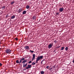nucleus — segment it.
<instances>
[{
    "label": "nucleus",
    "instance_id": "31",
    "mask_svg": "<svg viewBox=\"0 0 74 74\" xmlns=\"http://www.w3.org/2000/svg\"><path fill=\"white\" fill-rule=\"evenodd\" d=\"M26 66H27L26 65H23V67H26Z\"/></svg>",
    "mask_w": 74,
    "mask_h": 74
},
{
    "label": "nucleus",
    "instance_id": "9",
    "mask_svg": "<svg viewBox=\"0 0 74 74\" xmlns=\"http://www.w3.org/2000/svg\"><path fill=\"white\" fill-rule=\"evenodd\" d=\"M44 62H46V61H45V60H42L41 62V64H44Z\"/></svg>",
    "mask_w": 74,
    "mask_h": 74
},
{
    "label": "nucleus",
    "instance_id": "8",
    "mask_svg": "<svg viewBox=\"0 0 74 74\" xmlns=\"http://www.w3.org/2000/svg\"><path fill=\"white\" fill-rule=\"evenodd\" d=\"M63 10H64L63 8H61L59 9V11L60 12H62L63 11Z\"/></svg>",
    "mask_w": 74,
    "mask_h": 74
},
{
    "label": "nucleus",
    "instance_id": "4",
    "mask_svg": "<svg viewBox=\"0 0 74 74\" xmlns=\"http://www.w3.org/2000/svg\"><path fill=\"white\" fill-rule=\"evenodd\" d=\"M32 66L31 65H28V66L26 67L25 68L26 69H30Z\"/></svg>",
    "mask_w": 74,
    "mask_h": 74
},
{
    "label": "nucleus",
    "instance_id": "34",
    "mask_svg": "<svg viewBox=\"0 0 74 74\" xmlns=\"http://www.w3.org/2000/svg\"><path fill=\"white\" fill-rule=\"evenodd\" d=\"M0 65H2V64L0 63Z\"/></svg>",
    "mask_w": 74,
    "mask_h": 74
},
{
    "label": "nucleus",
    "instance_id": "24",
    "mask_svg": "<svg viewBox=\"0 0 74 74\" xmlns=\"http://www.w3.org/2000/svg\"><path fill=\"white\" fill-rule=\"evenodd\" d=\"M30 51L32 53H33L34 52V51H33L32 50H30Z\"/></svg>",
    "mask_w": 74,
    "mask_h": 74
},
{
    "label": "nucleus",
    "instance_id": "21",
    "mask_svg": "<svg viewBox=\"0 0 74 74\" xmlns=\"http://www.w3.org/2000/svg\"><path fill=\"white\" fill-rule=\"evenodd\" d=\"M2 8H3V9L4 10V9H5V6H3Z\"/></svg>",
    "mask_w": 74,
    "mask_h": 74
},
{
    "label": "nucleus",
    "instance_id": "38",
    "mask_svg": "<svg viewBox=\"0 0 74 74\" xmlns=\"http://www.w3.org/2000/svg\"><path fill=\"white\" fill-rule=\"evenodd\" d=\"M24 70H25V69H24Z\"/></svg>",
    "mask_w": 74,
    "mask_h": 74
},
{
    "label": "nucleus",
    "instance_id": "33",
    "mask_svg": "<svg viewBox=\"0 0 74 74\" xmlns=\"http://www.w3.org/2000/svg\"><path fill=\"white\" fill-rule=\"evenodd\" d=\"M60 47L59 46V47H57V48H60Z\"/></svg>",
    "mask_w": 74,
    "mask_h": 74
},
{
    "label": "nucleus",
    "instance_id": "28",
    "mask_svg": "<svg viewBox=\"0 0 74 74\" xmlns=\"http://www.w3.org/2000/svg\"><path fill=\"white\" fill-rule=\"evenodd\" d=\"M59 14V13L58 12L56 13V14L57 15H58V14Z\"/></svg>",
    "mask_w": 74,
    "mask_h": 74
},
{
    "label": "nucleus",
    "instance_id": "27",
    "mask_svg": "<svg viewBox=\"0 0 74 74\" xmlns=\"http://www.w3.org/2000/svg\"><path fill=\"white\" fill-rule=\"evenodd\" d=\"M15 40H18V38H15Z\"/></svg>",
    "mask_w": 74,
    "mask_h": 74
},
{
    "label": "nucleus",
    "instance_id": "5",
    "mask_svg": "<svg viewBox=\"0 0 74 74\" xmlns=\"http://www.w3.org/2000/svg\"><path fill=\"white\" fill-rule=\"evenodd\" d=\"M27 60H23V61L22 62V63H23V65H25V63H26V62H27Z\"/></svg>",
    "mask_w": 74,
    "mask_h": 74
},
{
    "label": "nucleus",
    "instance_id": "11",
    "mask_svg": "<svg viewBox=\"0 0 74 74\" xmlns=\"http://www.w3.org/2000/svg\"><path fill=\"white\" fill-rule=\"evenodd\" d=\"M33 57L32 60H34V59H35V57L36 56V54H34L33 55Z\"/></svg>",
    "mask_w": 74,
    "mask_h": 74
},
{
    "label": "nucleus",
    "instance_id": "37",
    "mask_svg": "<svg viewBox=\"0 0 74 74\" xmlns=\"http://www.w3.org/2000/svg\"><path fill=\"white\" fill-rule=\"evenodd\" d=\"M2 65H0V66H1Z\"/></svg>",
    "mask_w": 74,
    "mask_h": 74
},
{
    "label": "nucleus",
    "instance_id": "19",
    "mask_svg": "<svg viewBox=\"0 0 74 74\" xmlns=\"http://www.w3.org/2000/svg\"><path fill=\"white\" fill-rule=\"evenodd\" d=\"M14 3H15V1H12L11 3V4L12 5L13 4H14Z\"/></svg>",
    "mask_w": 74,
    "mask_h": 74
},
{
    "label": "nucleus",
    "instance_id": "18",
    "mask_svg": "<svg viewBox=\"0 0 74 74\" xmlns=\"http://www.w3.org/2000/svg\"><path fill=\"white\" fill-rule=\"evenodd\" d=\"M51 67V66H50V67H49V68H50L49 69H49V70H52V68H50Z\"/></svg>",
    "mask_w": 74,
    "mask_h": 74
},
{
    "label": "nucleus",
    "instance_id": "39",
    "mask_svg": "<svg viewBox=\"0 0 74 74\" xmlns=\"http://www.w3.org/2000/svg\"><path fill=\"white\" fill-rule=\"evenodd\" d=\"M52 44H53V43H52Z\"/></svg>",
    "mask_w": 74,
    "mask_h": 74
},
{
    "label": "nucleus",
    "instance_id": "13",
    "mask_svg": "<svg viewBox=\"0 0 74 74\" xmlns=\"http://www.w3.org/2000/svg\"><path fill=\"white\" fill-rule=\"evenodd\" d=\"M26 13V11L25 10L23 12V14H25Z\"/></svg>",
    "mask_w": 74,
    "mask_h": 74
},
{
    "label": "nucleus",
    "instance_id": "12",
    "mask_svg": "<svg viewBox=\"0 0 74 74\" xmlns=\"http://www.w3.org/2000/svg\"><path fill=\"white\" fill-rule=\"evenodd\" d=\"M15 18V16L14 15L11 17V19H14Z\"/></svg>",
    "mask_w": 74,
    "mask_h": 74
},
{
    "label": "nucleus",
    "instance_id": "17",
    "mask_svg": "<svg viewBox=\"0 0 74 74\" xmlns=\"http://www.w3.org/2000/svg\"><path fill=\"white\" fill-rule=\"evenodd\" d=\"M65 51H67V50H68V47H66L65 48Z\"/></svg>",
    "mask_w": 74,
    "mask_h": 74
},
{
    "label": "nucleus",
    "instance_id": "14",
    "mask_svg": "<svg viewBox=\"0 0 74 74\" xmlns=\"http://www.w3.org/2000/svg\"><path fill=\"white\" fill-rule=\"evenodd\" d=\"M26 8L27 9H29V8H30V6H29V5H27L26 7Z\"/></svg>",
    "mask_w": 74,
    "mask_h": 74
},
{
    "label": "nucleus",
    "instance_id": "30",
    "mask_svg": "<svg viewBox=\"0 0 74 74\" xmlns=\"http://www.w3.org/2000/svg\"><path fill=\"white\" fill-rule=\"evenodd\" d=\"M32 63V61H30L29 62V63Z\"/></svg>",
    "mask_w": 74,
    "mask_h": 74
},
{
    "label": "nucleus",
    "instance_id": "35",
    "mask_svg": "<svg viewBox=\"0 0 74 74\" xmlns=\"http://www.w3.org/2000/svg\"><path fill=\"white\" fill-rule=\"evenodd\" d=\"M73 63H74V60H73Z\"/></svg>",
    "mask_w": 74,
    "mask_h": 74
},
{
    "label": "nucleus",
    "instance_id": "26",
    "mask_svg": "<svg viewBox=\"0 0 74 74\" xmlns=\"http://www.w3.org/2000/svg\"><path fill=\"white\" fill-rule=\"evenodd\" d=\"M54 42H55V43H56V42H57V41H56V40H54Z\"/></svg>",
    "mask_w": 74,
    "mask_h": 74
},
{
    "label": "nucleus",
    "instance_id": "16",
    "mask_svg": "<svg viewBox=\"0 0 74 74\" xmlns=\"http://www.w3.org/2000/svg\"><path fill=\"white\" fill-rule=\"evenodd\" d=\"M32 19L33 20H34V19L35 20V19H36V16H34L32 17Z\"/></svg>",
    "mask_w": 74,
    "mask_h": 74
},
{
    "label": "nucleus",
    "instance_id": "29",
    "mask_svg": "<svg viewBox=\"0 0 74 74\" xmlns=\"http://www.w3.org/2000/svg\"><path fill=\"white\" fill-rule=\"evenodd\" d=\"M49 68V66H47V67H46V68H47V69H48Z\"/></svg>",
    "mask_w": 74,
    "mask_h": 74
},
{
    "label": "nucleus",
    "instance_id": "23",
    "mask_svg": "<svg viewBox=\"0 0 74 74\" xmlns=\"http://www.w3.org/2000/svg\"><path fill=\"white\" fill-rule=\"evenodd\" d=\"M8 16H8V14H7L6 16V18H8Z\"/></svg>",
    "mask_w": 74,
    "mask_h": 74
},
{
    "label": "nucleus",
    "instance_id": "6",
    "mask_svg": "<svg viewBox=\"0 0 74 74\" xmlns=\"http://www.w3.org/2000/svg\"><path fill=\"white\" fill-rule=\"evenodd\" d=\"M22 9L21 8H20V9H18V10L17 11V12H18V13H20V12H22Z\"/></svg>",
    "mask_w": 74,
    "mask_h": 74
},
{
    "label": "nucleus",
    "instance_id": "32",
    "mask_svg": "<svg viewBox=\"0 0 74 74\" xmlns=\"http://www.w3.org/2000/svg\"><path fill=\"white\" fill-rule=\"evenodd\" d=\"M25 65H27V63H26Z\"/></svg>",
    "mask_w": 74,
    "mask_h": 74
},
{
    "label": "nucleus",
    "instance_id": "15",
    "mask_svg": "<svg viewBox=\"0 0 74 74\" xmlns=\"http://www.w3.org/2000/svg\"><path fill=\"white\" fill-rule=\"evenodd\" d=\"M40 73L41 74H44V73H45V72L43 71H41Z\"/></svg>",
    "mask_w": 74,
    "mask_h": 74
},
{
    "label": "nucleus",
    "instance_id": "25",
    "mask_svg": "<svg viewBox=\"0 0 74 74\" xmlns=\"http://www.w3.org/2000/svg\"><path fill=\"white\" fill-rule=\"evenodd\" d=\"M2 13H3L2 12H1V11H0V15H1V14H2Z\"/></svg>",
    "mask_w": 74,
    "mask_h": 74
},
{
    "label": "nucleus",
    "instance_id": "7",
    "mask_svg": "<svg viewBox=\"0 0 74 74\" xmlns=\"http://www.w3.org/2000/svg\"><path fill=\"white\" fill-rule=\"evenodd\" d=\"M25 49H27V50H29L30 49L29 48V47L28 46H25Z\"/></svg>",
    "mask_w": 74,
    "mask_h": 74
},
{
    "label": "nucleus",
    "instance_id": "3",
    "mask_svg": "<svg viewBox=\"0 0 74 74\" xmlns=\"http://www.w3.org/2000/svg\"><path fill=\"white\" fill-rule=\"evenodd\" d=\"M11 50L10 49H7L5 50L6 53H7V54L8 53V54L11 53Z\"/></svg>",
    "mask_w": 74,
    "mask_h": 74
},
{
    "label": "nucleus",
    "instance_id": "1",
    "mask_svg": "<svg viewBox=\"0 0 74 74\" xmlns=\"http://www.w3.org/2000/svg\"><path fill=\"white\" fill-rule=\"evenodd\" d=\"M43 58V56H40V57L38 56L37 58V59L36 61V63H38V61H39L40 59H41Z\"/></svg>",
    "mask_w": 74,
    "mask_h": 74
},
{
    "label": "nucleus",
    "instance_id": "36",
    "mask_svg": "<svg viewBox=\"0 0 74 74\" xmlns=\"http://www.w3.org/2000/svg\"><path fill=\"white\" fill-rule=\"evenodd\" d=\"M55 51H55V50H54V52H55Z\"/></svg>",
    "mask_w": 74,
    "mask_h": 74
},
{
    "label": "nucleus",
    "instance_id": "22",
    "mask_svg": "<svg viewBox=\"0 0 74 74\" xmlns=\"http://www.w3.org/2000/svg\"><path fill=\"white\" fill-rule=\"evenodd\" d=\"M32 65H34V64H36V63H34V62H32Z\"/></svg>",
    "mask_w": 74,
    "mask_h": 74
},
{
    "label": "nucleus",
    "instance_id": "20",
    "mask_svg": "<svg viewBox=\"0 0 74 74\" xmlns=\"http://www.w3.org/2000/svg\"><path fill=\"white\" fill-rule=\"evenodd\" d=\"M64 47H61V50L62 51H63L64 49Z\"/></svg>",
    "mask_w": 74,
    "mask_h": 74
},
{
    "label": "nucleus",
    "instance_id": "2",
    "mask_svg": "<svg viewBox=\"0 0 74 74\" xmlns=\"http://www.w3.org/2000/svg\"><path fill=\"white\" fill-rule=\"evenodd\" d=\"M25 60V58H21V59L20 60V62L19 61V60H16V63H19V64H20V63H21L22 62L23 60Z\"/></svg>",
    "mask_w": 74,
    "mask_h": 74
},
{
    "label": "nucleus",
    "instance_id": "10",
    "mask_svg": "<svg viewBox=\"0 0 74 74\" xmlns=\"http://www.w3.org/2000/svg\"><path fill=\"white\" fill-rule=\"evenodd\" d=\"M52 47V45L51 44H50L48 46V48H51Z\"/></svg>",
    "mask_w": 74,
    "mask_h": 74
}]
</instances>
